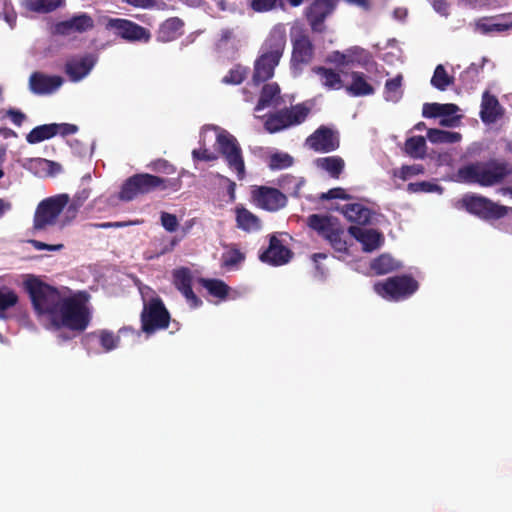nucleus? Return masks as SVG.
<instances>
[{"label":"nucleus","mask_w":512,"mask_h":512,"mask_svg":"<svg viewBox=\"0 0 512 512\" xmlns=\"http://www.w3.org/2000/svg\"><path fill=\"white\" fill-rule=\"evenodd\" d=\"M512 175V162L490 159L486 162H474L461 166L456 172L458 182L492 187L501 184Z\"/></svg>","instance_id":"1"},{"label":"nucleus","mask_w":512,"mask_h":512,"mask_svg":"<svg viewBox=\"0 0 512 512\" xmlns=\"http://www.w3.org/2000/svg\"><path fill=\"white\" fill-rule=\"evenodd\" d=\"M24 288L31 299L35 312L38 315L47 316L51 323L65 297L61 296L57 288L36 277L25 280Z\"/></svg>","instance_id":"2"},{"label":"nucleus","mask_w":512,"mask_h":512,"mask_svg":"<svg viewBox=\"0 0 512 512\" xmlns=\"http://www.w3.org/2000/svg\"><path fill=\"white\" fill-rule=\"evenodd\" d=\"M90 312L86 305L76 297H65L50 327L59 330L67 328L82 332L90 323Z\"/></svg>","instance_id":"3"},{"label":"nucleus","mask_w":512,"mask_h":512,"mask_svg":"<svg viewBox=\"0 0 512 512\" xmlns=\"http://www.w3.org/2000/svg\"><path fill=\"white\" fill-rule=\"evenodd\" d=\"M171 181L149 173H138L127 178L122 184L118 198L122 201H132L140 195L156 190H166Z\"/></svg>","instance_id":"4"},{"label":"nucleus","mask_w":512,"mask_h":512,"mask_svg":"<svg viewBox=\"0 0 512 512\" xmlns=\"http://www.w3.org/2000/svg\"><path fill=\"white\" fill-rule=\"evenodd\" d=\"M308 226L327 240L332 248L340 253L348 251L347 242L344 239V229L336 217L328 215L311 214L307 218Z\"/></svg>","instance_id":"5"},{"label":"nucleus","mask_w":512,"mask_h":512,"mask_svg":"<svg viewBox=\"0 0 512 512\" xmlns=\"http://www.w3.org/2000/svg\"><path fill=\"white\" fill-rule=\"evenodd\" d=\"M461 204L468 213L484 221L499 220L507 216L509 211L512 210L511 207L500 205L478 194L464 195Z\"/></svg>","instance_id":"6"},{"label":"nucleus","mask_w":512,"mask_h":512,"mask_svg":"<svg viewBox=\"0 0 512 512\" xmlns=\"http://www.w3.org/2000/svg\"><path fill=\"white\" fill-rule=\"evenodd\" d=\"M216 147L228 168L236 173L238 180H243L246 177V167L238 140L227 131H222L216 136Z\"/></svg>","instance_id":"7"},{"label":"nucleus","mask_w":512,"mask_h":512,"mask_svg":"<svg viewBox=\"0 0 512 512\" xmlns=\"http://www.w3.org/2000/svg\"><path fill=\"white\" fill-rule=\"evenodd\" d=\"M310 113V108L299 103L290 108H284L267 115L264 128L270 134L280 132L291 126L302 124Z\"/></svg>","instance_id":"8"},{"label":"nucleus","mask_w":512,"mask_h":512,"mask_svg":"<svg viewBox=\"0 0 512 512\" xmlns=\"http://www.w3.org/2000/svg\"><path fill=\"white\" fill-rule=\"evenodd\" d=\"M68 194H58L42 200L36 207L33 228L41 231L56 224L59 215L69 204Z\"/></svg>","instance_id":"9"},{"label":"nucleus","mask_w":512,"mask_h":512,"mask_svg":"<svg viewBox=\"0 0 512 512\" xmlns=\"http://www.w3.org/2000/svg\"><path fill=\"white\" fill-rule=\"evenodd\" d=\"M418 288V282L410 275L393 276L374 284V290L378 295L393 301L410 297Z\"/></svg>","instance_id":"10"},{"label":"nucleus","mask_w":512,"mask_h":512,"mask_svg":"<svg viewBox=\"0 0 512 512\" xmlns=\"http://www.w3.org/2000/svg\"><path fill=\"white\" fill-rule=\"evenodd\" d=\"M170 313L160 297H153L144 304L141 312V328L146 334H153L158 330L168 328Z\"/></svg>","instance_id":"11"},{"label":"nucleus","mask_w":512,"mask_h":512,"mask_svg":"<svg viewBox=\"0 0 512 512\" xmlns=\"http://www.w3.org/2000/svg\"><path fill=\"white\" fill-rule=\"evenodd\" d=\"M106 27L127 42L148 43L152 37L147 28L128 19L111 18Z\"/></svg>","instance_id":"12"},{"label":"nucleus","mask_w":512,"mask_h":512,"mask_svg":"<svg viewBox=\"0 0 512 512\" xmlns=\"http://www.w3.org/2000/svg\"><path fill=\"white\" fill-rule=\"evenodd\" d=\"M254 204L266 211L276 212L287 205V196L279 189L269 186H255L251 191Z\"/></svg>","instance_id":"13"},{"label":"nucleus","mask_w":512,"mask_h":512,"mask_svg":"<svg viewBox=\"0 0 512 512\" xmlns=\"http://www.w3.org/2000/svg\"><path fill=\"white\" fill-rule=\"evenodd\" d=\"M287 43L286 29L283 24L275 25L261 45L259 53L281 60Z\"/></svg>","instance_id":"14"},{"label":"nucleus","mask_w":512,"mask_h":512,"mask_svg":"<svg viewBox=\"0 0 512 512\" xmlns=\"http://www.w3.org/2000/svg\"><path fill=\"white\" fill-rule=\"evenodd\" d=\"M337 0H312L306 18L314 32L324 30V21L336 8Z\"/></svg>","instance_id":"15"},{"label":"nucleus","mask_w":512,"mask_h":512,"mask_svg":"<svg viewBox=\"0 0 512 512\" xmlns=\"http://www.w3.org/2000/svg\"><path fill=\"white\" fill-rule=\"evenodd\" d=\"M306 143L316 152L329 153L339 147V138L329 127L320 126L307 138Z\"/></svg>","instance_id":"16"},{"label":"nucleus","mask_w":512,"mask_h":512,"mask_svg":"<svg viewBox=\"0 0 512 512\" xmlns=\"http://www.w3.org/2000/svg\"><path fill=\"white\" fill-rule=\"evenodd\" d=\"M94 20L87 13H80L70 19L60 21L54 25V33L68 36L73 33H84L94 28Z\"/></svg>","instance_id":"17"},{"label":"nucleus","mask_w":512,"mask_h":512,"mask_svg":"<svg viewBox=\"0 0 512 512\" xmlns=\"http://www.w3.org/2000/svg\"><path fill=\"white\" fill-rule=\"evenodd\" d=\"M63 82L61 76L36 71L29 77V89L35 95H49L56 92Z\"/></svg>","instance_id":"18"},{"label":"nucleus","mask_w":512,"mask_h":512,"mask_svg":"<svg viewBox=\"0 0 512 512\" xmlns=\"http://www.w3.org/2000/svg\"><path fill=\"white\" fill-rule=\"evenodd\" d=\"M292 251L284 246L276 236L272 235L268 248L259 255V259L273 266H281L290 261Z\"/></svg>","instance_id":"19"},{"label":"nucleus","mask_w":512,"mask_h":512,"mask_svg":"<svg viewBox=\"0 0 512 512\" xmlns=\"http://www.w3.org/2000/svg\"><path fill=\"white\" fill-rule=\"evenodd\" d=\"M291 64L294 67L310 63L314 55V46L310 37L305 33L298 34L292 40Z\"/></svg>","instance_id":"20"},{"label":"nucleus","mask_w":512,"mask_h":512,"mask_svg":"<svg viewBox=\"0 0 512 512\" xmlns=\"http://www.w3.org/2000/svg\"><path fill=\"white\" fill-rule=\"evenodd\" d=\"M95 58L92 54L80 57H73L65 63V73L72 82H78L86 77L95 65Z\"/></svg>","instance_id":"21"},{"label":"nucleus","mask_w":512,"mask_h":512,"mask_svg":"<svg viewBox=\"0 0 512 512\" xmlns=\"http://www.w3.org/2000/svg\"><path fill=\"white\" fill-rule=\"evenodd\" d=\"M476 30L482 34L503 33L512 30V12L493 17H482L475 23Z\"/></svg>","instance_id":"22"},{"label":"nucleus","mask_w":512,"mask_h":512,"mask_svg":"<svg viewBox=\"0 0 512 512\" xmlns=\"http://www.w3.org/2000/svg\"><path fill=\"white\" fill-rule=\"evenodd\" d=\"M173 284L178 291L186 298L193 307L199 306L202 302L192 289V275L189 268L181 267L173 271Z\"/></svg>","instance_id":"23"},{"label":"nucleus","mask_w":512,"mask_h":512,"mask_svg":"<svg viewBox=\"0 0 512 512\" xmlns=\"http://www.w3.org/2000/svg\"><path fill=\"white\" fill-rule=\"evenodd\" d=\"M348 233L362 244L363 251L365 252H372L378 249L384 242L383 234L375 229L350 226Z\"/></svg>","instance_id":"24"},{"label":"nucleus","mask_w":512,"mask_h":512,"mask_svg":"<svg viewBox=\"0 0 512 512\" xmlns=\"http://www.w3.org/2000/svg\"><path fill=\"white\" fill-rule=\"evenodd\" d=\"M278 60L259 53L254 61L252 82L254 85L270 80L275 73L276 67L279 65Z\"/></svg>","instance_id":"25"},{"label":"nucleus","mask_w":512,"mask_h":512,"mask_svg":"<svg viewBox=\"0 0 512 512\" xmlns=\"http://www.w3.org/2000/svg\"><path fill=\"white\" fill-rule=\"evenodd\" d=\"M502 116V107L496 96L488 91L482 95L480 118L486 124L494 123Z\"/></svg>","instance_id":"26"},{"label":"nucleus","mask_w":512,"mask_h":512,"mask_svg":"<svg viewBox=\"0 0 512 512\" xmlns=\"http://www.w3.org/2000/svg\"><path fill=\"white\" fill-rule=\"evenodd\" d=\"M184 22L178 17H170L166 19L157 32V39L160 42H171L184 34Z\"/></svg>","instance_id":"27"},{"label":"nucleus","mask_w":512,"mask_h":512,"mask_svg":"<svg viewBox=\"0 0 512 512\" xmlns=\"http://www.w3.org/2000/svg\"><path fill=\"white\" fill-rule=\"evenodd\" d=\"M350 76L351 83L345 86V90L350 96L363 97L375 93L374 87L368 82V77L363 72L353 71Z\"/></svg>","instance_id":"28"},{"label":"nucleus","mask_w":512,"mask_h":512,"mask_svg":"<svg viewBox=\"0 0 512 512\" xmlns=\"http://www.w3.org/2000/svg\"><path fill=\"white\" fill-rule=\"evenodd\" d=\"M340 211L348 221L358 225H366L371 219V210L360 203L345 204Z\"/></svg>","instance_id":"29"},{"label":"nucleus","mask_w":512,"mask_h":512,"mask_svg":"<svg viewBox=\"0 0 512 512\" xmlns=\"http://www.w3.org/2000/svg\"><path fill=\"white\" fill-rule=\"evenodd\" d=\"M280 87L276 82L266 83L261 91L255 110L260 111L271 105H278L280 100Z\"/></svg>","instance_id":"30"},{"label":"nucleus","mask_w":512,"mask_h":512,"mask_svg":"<svg viewBox=\"0 0 512 512\" xmlns=\"http://www.w3.org/2000/svg\"><path fill=\"white\" fill-rule=\"evenodd\" d=\"M235 213L236 223L239 229L248 233L261 229V220L259 217L245 207H237Z\"/></svg>","instance_id":"31"},{"label":"nucleus","mask_w":512,"mask_h":512,"mask_svg":"<svg viewBox=\"0 0 512 512\" xmlns=\"http://www.w3.org/2000/svg\"><path fill=\"white\" fill-rule=\"evenodd\" d=\"M458 110V106L453 103H424L422 116L425 118L447 117L455 114Z\"/></svg>","instance_id":"32"},{"label":"nucleus","mask_w":512,"mask_h":512,"mask_svg":"<svg viewBox=\"0 0 512 512\" xmlns=\"http://www.w3.org/2000/svg\"><path fill=\"white\" fill-rule=\"evenodd\" d=\"M313 72L320 77L322 85L329 90H339L344 87L340 74L331 68L316 66Z\"/></svg>","instance_id":"33"},{"label":"nucleus","mask_w":512,"mask_h":512,"mask_svg":"<svg viewBox=\"0 0 512 512\" xmlns=\"http://www.w3.org/2000/svg\"><path fill=\"white\" fill-rule=\"evenodd\" d=\"M57 123L39 125L33 128L26 136L29 144L40 143L57 135Z\"/></svg>","instance_id":"34"},{"label":"nucleus","mask_w":512,"mask_h":512,"mask_svg":"<svg viewBox=\"0 0 512 512\" xmlns=\"http://www.w3.org/2000/svg\"><path fill=\"white\" fill-rule=\"evenodd\" d=\"M318 168L329 173L332 178L338 179L344 170V160L339 156L318 158L315 161Z\"/></svg>","instance_id":"35"},{"label":"nucleus","mask_w":512,"mask_h":512,"mask_svg":"<svg viewBox=\"0 0 512 512\" xmlns=\"http://www.w3.org/2000/svg\"><path fill=\"white\" fill-rule=\"evenodd\" d=\"M403 75L398 74L392 79H388L384 86V98L388 102H399L404 94L403 91Z\"/></svg>","instance_id":"36"},{"label":"nucleus","mask_w":512,"mask_h":512,"mask_svg":"<svg viewBox=\"0 0 512 512\" xmlns=\"http://www.w3.org/2000/svg\"><path fill=\"white\" fill-rule=\"evenodd\" d=\"M404 152L414 159H423L427 153L426 139L423 136H412L404 143Z\"/></svg>","instance_id":"37"},{"label":"nucleus","mask_w":512,"mask_h":512,"mask_svg":"<svg viewBox=\"0 0 512 512\" xmlns=\"http://www.w3.org/2000/svg\"><path fill=\"white\" fill-rule=\"evenodd\" d=\"M84 339H86L87 342L92 339H99L100 345L106 352L117 348L120 342V337L109 330L89 333L85 335Z\"/></svg>","instance_id":"38"},{"label":"nucleus","mask_w":512,"mask_h":512,"mask_svg":"<svg viewBox=\"0 0 512 512\" xmlns=\"http://www.w3.org/2000/svg\"><path fill=\"white\" fill-rule=\"evenodd\" d=\"M427 139L433 144L456 143L460 141L461 134L458 132L431 128L427 130Z\"/></svg>","instance_id":"39"},{"label":"nucleus","mask_w":512,"mask_h":512,"mask_svg":"<svg viewBox=\"0 0 512 512\" xmlns=\"http://www.w3.org/2000/svg\"><path fill=\"white\" fill-rule=\"evenodd\" d=\"M200 283L210 295L218 299H225L228 296L230 287L222 280L201 278Z\"/></svg>","instance_id":"40"},{"label":"nucleus","mask_w":512,"mask_h":512,"mask_svg":"<svg viewBox=\"0 0 512 512\" xmlns=\"http://www.w3.org/2000/svg\"><path fill=\"white\" fill-rule=\"evenodd\" d=\"M245 260V254L240 251L236 244H231L228 250L221 256L222 267L226 269L235 268Z\"/></svg>","instance_id":"41"},{"label":"nucleus","mask_w":512,"mask_h":512,"mask_svg":"<svg viewBox=\"0 0 512 512\" xmlns=\"http://www.w3.org/2000/svg\"><path fill=\"white\" fill-rule=\"evenodd\" d=\"M63 0H25V6L29 11L37 13H49L61 6Z\"/></svg>","instance_id":"42"},{"label":"nucleus","mask_w":512,"mask_h":512,"mask_svg":"<svg viewBox=\"0 0 512 512\" xmlns=\"http://www.w3.org/2000/svg\"><path fill=\"white\" fill-rule=\"evenodd\" d=\"M396 268V264L394 259L387 255L382 254L379 257L375 258L371 263V269L377 275H383L392 272Z\"/></svg>","instance_id":"43"},{"label":"nucleus","mask_w":512,"mask_h":512,"mask_svg":"<svg viewBox=\"0 0 512 512\" xmlns=\"http://www.w3.org/2000/svg\"><path fill=\"white\" fill-rule=\"evenodd\" d=\"M293 157L285 152H275L268 158V167L271 170H282L293 165Z\"/></svg>","instance_id":"44"},{"label":"nucleus","mask_w":512,"mask_h":512,"mask_svg":"<svg viewBox=\"0 0 512 512\" xmlns=\"http://www.w3.org/2000/svg\"><path fill=\"white\" fill-rule=\"evenodd\" d=\"M248 69L240 64L232 67L222 78V83L226 85H239L247 77Z\"/></svg>","instance_id":"45"},{"label":"nucleus","mask_w":512,"mask_h":512,"mask_svg":"<svg viewBox=\"0 0 512 512\" xmlns=\"http://www.w3.org/2000/svg\"><path fill=\"white\" fill-rule=\"evenodd\" d=\"M453 83V78L450 77L444 66L439 64L434 70V74L431 78V84L440 91H444L447 87Z\"/></svg>","instance_id":"46"},{"label":"nucleus","mask_w":512,"mask_h":512,"mask_svg":"<svg viewBox=\"0 0 512 512\" xmlns=\"http://www.w3.org/2000/svg\"><path fill=\"white\" fill-rule=\"evenodd\" d=\"M89 196L90 190L86 188L78 191L74 195L71 203L67 205L66 209V214L69 219H74L76 217L78 210L80 209V207L83 206V204L89 198Z\"/></svg>","instance_id":"47"},{"label":"nucleus","mask_w":512,"mask_h":512,"mask_svg":"<svg viewBox=\"0 0 512 512\" xmlns=\"http://www.w3.org/2000/svg\"><path fill=\"white\" fill-rule=\"evenodd\" d=\"M18 303V295L7 287L0 288V311H6Z\"/></svg>","instance_id":"48"},{"label":"nucleus","mask_w":512,"mask_h":512,"mask_svg":"<svg viewBox=\"0 0 512 512\" xmlns=\"http://www.w3.org/2000/svg\"><path fill=\"white\" fill-rule=\"evenodd\" d=\"M304 185V180L299 179L293 175H285L280 180V186L284 189L289 190L292 188L291 195L299 196L300 190Z\"/></svg>","instance_id":"49"},{"label":"nucleus","mask_w":512,"mask_h":512,"mask_svg":"<svg viewBox=\"0 0 512 512\" xmlns=\"http://www.w3.org/2000/svg\"><path fill=\"white\" fill-rule=\"evenodd\" d=\"M439 189L440 188L437 184L428 181L411 182L407 185V191L409 193H430Z\"/></svg>","instance_id":"50"},{"label":"nucleus","mask_w":512,"mask_h":512,"mask_svg":"<svg viewBox=\"0 0 512 512\" xmlns=\"http://www.w3.org/2000/svg\"><path fill=\"white\" fill-rule=\"evenodd\" d=\"M160 219L161 224L166 231L174 232L177 230L179 223L176 215L168 212H162Z\"/></svg>","instance_id":"51"},{"label":"nucleus","mask_w":512,"mask_h":512,"mask_svg":"<svg viewBox=\"0 0 512 512\" xmlns=\"http://www.w3.org/2000/svg\"><path fill=\"white\" fill-rule=\"evenodd\" d=\"M423 173H424V167L421 164L404 165L401 167V170H400V178L403 180H406L409 177L423 174Z\"/></svg>","instance_id":"52"},{"label":"nucleus","mask_w":512,"mask_h":512,"mask_svg":"<svg viewBox=\"0 0 512 512\" xmlns=\"http://www.w3.org/2000/svg\"><path fill=\"white\" fill-rule=\"evenodd\" d=\"M192 157L194 160H200L205 162H212L218 159V155L209 151L207 148L194 149L192 151Z\"/></svg>","instance_id":"53"},{"label":"nucleus","mask_w":512,"mask_h":512,"mask_svg":"<svg viewBox=\"0 0 512 512\" xmlns=\"http://www.w3.org/2000/svg\"><path fill=\"white\" fill-rule=\"evenodd\" d=\"M321 199L331 200V199H350L351 196L346 193L343 188L337 187L328 190L326 193H323L320 197Z\"/></svg>","instance_id":"54"},{"label":"nucleus","mask_w":512,"mask_h":512,"mask_svg":"<svg viewBox=\"0 0 512 512\" xmlns=\"http://www.w3.org/2000/svg\"><path fill=\"white\" fill-rule=\"evenodd\" d=\"M477 70L474 68H468L460 74V80L467 88H472L477 76Z\"/></svg>","instance_id":"55"},{"label":"nucleus","mask_w":512,"mask_h":512,"mask_svg":"<svg viewBox=\"0 0 512 512\" xmlns=\"http://www.w3.org/2000/svg\"><path fill=\"white\" fill-rule=\"evenodd\" d=\"M6 116L18 127H20L27 118L22 111L15 108H9L6 111Z\"/></svg>","instance_id":"56"},{"label":"nucleus","mask_w":512,"mask_h":512,"mask_svg":"<svg viewBox=\"0 0 512 512\" xmlns=\"http://www.w3.org/2000/svg\"><path fill=\"white\" fill-rule=\"evenodd\" d=\"M277 0H253L252 8L257 12L269 11L275 7Z\"/></svg>","instance_id":"57"},{"label":"nucleus","mask_w":512,"mask_h":512,"mask_svg":"<svg viewBox=\"0 0 512 512\" xmlns=\"http://www.w3.org/2000/svg\"><path fill=\"white\" fill-rule=\"evenodd\" d=\"M29 243L36 249V250H49V251H59L61 250L64 245L63 244H47L39 240H29Z\"/></svg>","instance_id":"58"},{"label":"nucleus","mask_w":512,"mask_h":512,"mask_svg":"<svg viewBox=\"0 0 512 512\" xmlns=\"http://www.w3.org/2000/svg\"><path fill=\"white\" fill-rule=\"evenodd\" d=\"M434 10L443 16L449 14V3L448 0H429Z\"/></svg>","instance_id":"59"},{"label":"nucleus","mask_w":512,"mask_h":512,"mask_svg":"<svg viewBox=\"0 0 512 512\" xmlns=\"http://www.w3.org/2000/svg\"><path fill=\"white\" fill-rule=\"evenodd\" d=\"M77 131L78 127L74 124L62 123L58 124L57 127V134H60L61 136H68L76 133Z\"/></svg>","instance_id":"60"},{"label":"nucleus","mask_w":512,"mask_h":512,"mask_svg":"<svg viewBox=\"0 0 512 512\" xmlns=\"http://www.w3.org/2000/svg\"><path fill=\"white\" fill-rule=\"evenodd\" d=\"M217 177L219 179H221L222 181L226 182L227 183V193L230 197V199L232 201L235 200V190H236V183L234 181H232L230 178L224 176V175H221V174H217Z\"/></svg>","instance_id":"61"},{"label":"nucleus","mask_w":512,"mask_h":512,"mask_svg":"<svg viewBox=\"0 0 512 512\" xmlns=\"http://www.w3.org/2000/svg\"><path fill=\"white\" fill-rule=\"evenodd\" d=\"M126 3L140 8H152L157 4V0H124Z\"/></svg>","instance_id":"62"},{"label":"nucleus","mask_w":512,"mask_h":512,"mask_svg":"<svg viewBox=\"0 0 512 512\" xmlns=\"http://www.w3.org/2000/svg\"><path fill=\"white\" fill-rule=\"evenodd\" d=\"M330 61L335 62L339 65H347L349 62L347 61V56L339 51L333 52L330 57Z\"/></svg>","instance_id":"63"},{"label":"nucleus","mask_w":512,"mask_h":512,"mask_svg":"<svg viewBox=\"0 0 512 512\" xmlns=\"http://www.w3.org/2000/svg\"><path fill=\"white\" fill-rule=\"evenodd\" d=\"M347 3L351 5H355L365 11L371 9V0H345Z\"/></svg>","instance_id":"64"}]
</instances>
